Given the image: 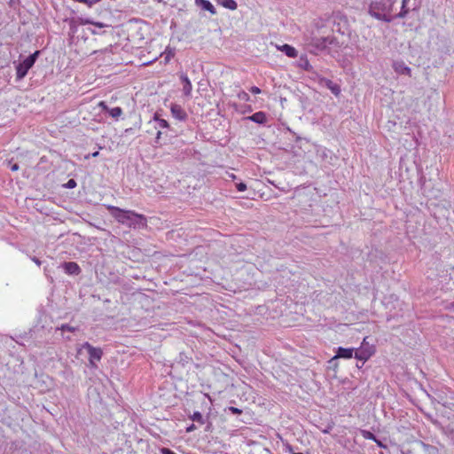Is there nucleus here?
Returning a JSON list of instances; mask_svg holds the SVG:
<instances>
[{
    "instance_id": "nucleus-22",
    "label": "nucleus",
    "mask_w": 454,
    "mask_h": 454,
    "mask_svg": "<svg viewBox=\"0 0 454 454\" xmlns=\"http://www.w3.org/2000/svg\"><path fill=\"white\" fill-rule=\"evenodd\" d=\"M191 419L193 421L198 422L201 425L205 423L204 418L200 411H194L193 414L191 416Z\"/></svg>"
},
{
    "instance_id": "nucleus-4",
    "label": "nucleus",
    "mask_w": 454,
    "mask_h": 454,
    "mask_svg": "<svg viewBox=\"0 0 454 454\" xmlns=\"http://www.w3.org/2000/svg\"><path fill=\"white\" fill-rule=\"evenodd\" d=\"M306 41L308 44L311 45L317 51H324L328 49L330 45L336 44V40L333 36H314L308 38Z\"/></svg>"
},
{
    "instance_id": "nucleus-23",
    "label": "nucleus",
    "mask_w": 454,
    "mask_h": 454,
    "mask_svg": "<svg viewBox=\"0 0 454 454\" xmlns=\"http://www.w3.org/2000/svg\"><path fill=\"white\" fill-rule=\"evenodd\" d=\"M361 434L364 439L372 440L373 442L376 441V438H377L374 434H372V432H370L368 430H362Z\"/></svg>"
},
{
    "instance_id": "nucleus-39",
    "label": "nucleus",
    "mask_w": 454,
    "mask_h": 454,
    "mask_svg": "<svg viewBox=\"0 0 454 454\" xmlns=\"http://www.w3.org/2000/svg\"><path fill=\"white\" fill-rule=\"evenodd\" d=\"M229 177L231 178L232 180H235L237 178V176L233 174V173H230L228 174Z\"/></svg>"
},
{
    "instance_id": "nucleus-13",
    "label": "nucleus",
    "mask_w": 454,
    "mask_h": 454,
    "mask_svg": "<svg viewBox=\"0 0 454 454\" xmlns=\"http://www.w3.org/2000/svg\"><path fill=\"white\" fill-rule=\"evenodd\" d=\"M150 123H153L155 129H167L168 128V123L166 120L161 119L158 116L157 114H154L153 118L150 121Z\"/></svg>"
},
{
    "instance_id": "nucleus-14",
    "label": "nucleus",
    "mask_w": 454,
    "mask_h": 454,
    "mask_svg": "<svg viewBox=\"0 0 454 454\" xmlns=\"http://www.w3.org/2000/svg\"><path fill=\"white\" fill-rule=\"evenodd\" d=\"M372 354V353L371 351H368V350L363 349V348H359L358 350H356L355 352V355H353V356H355V358L364 363L371 357Z\"/></svg>"
},
{
    "instance_id": "nucleus-26",
    "label": "nucleus",
    "mask_w": 454,
    "mask_h": 454,
    "mask_svg": "<svg viewBox=\"0 0 454 454\" xmlns=\"http://www.w3.org/2000/svg\"><path fill=\"white\" fill-rule=\"evenodd\" d=\"M93 23H94V20L90 18H81L80 19V24H82V25H87V24L93 25Z\"/></svg>"
},
{
    "instance_id": "nucleus-10",
    "label": "nucleus",
    "mask_w": 454,
    "mask_h": 454,
    "mask_svg": "<svg viewBox=\"0 0 454 454\" xmlns=\"http://www.w3.org/2000/svg\"><path fill=\"white\" fill-rule=\"evenodd\" d=\"M180 79L183 82V92L185 96L189 97L191 96V93H192V82L190 81V79L188 78V76L185 74H180Z\"/></svg>"
},
{
    "instance_id": "nucleus-31",
    "label": "nucleus",
    "mask_w": 454,
    "mask_h": 454,
    "mask_svg": "<svg viewBox=\"0 0 454 454\" xmlns=\"http://www.w3.org/2000/svg\"><path fill=\"white\" fill-rule=\"evenodd\" d=\"M93 26L96 27H98V28H104V27H107V25L103 22H96V21H94Z\"/></svg>"
},
{
    "instance_id": "nucleus-27",
    "label": "nucleus",
    "mask_w": 454,
    "mask_h": 454,
    "mask_svg": "<svg viewBox=\"0 0 454 454\" xmlns=\"http://www.w3.org/2000/svg\"><path fill=\"white\" fill-rule=\"evenodd\" d=\"M98 107H100L102 109V111H105L106 113H108L110 107H108V106L106 105V103L105 101H100L98 103Z\"/></svg>"
},
{
    "instance_id": "nucleus-37",
    "label": "nucleus",
    "mask_w": 454,
    "mask_h": 454,
    "mask_svg": "<svg viewBox=\"0 0 454 454\" xmlns=\"http://www.w3.org/2000/svg\"><path fill=\"white\" fill-rule=\"evenodd\" d=\"M160 137H161V131L158 130V132L156 134V137H155L156 141H158L160 138Z\"/></svg>"
},
{
    "instance_id": "nucleus-11",
    "label": "nucleus",
    "mask_w": 454,
    "mask_h": 454,
    "mask_svg": "<svg viewBox=\"0 0 454 454\" xmlns=\"http://www.w3.org/2000/svg\"><path fill=\"white\" fill-rule=\"evenodd\" d=\"M321 84L325 85L327 89H329L332 91V93L334 94L335 96H338L340 93V86L329 79H322Z\"/></svg>"
},
{
    "instance_id": "nucleus-25",
    "label": "nucleus",
    "mask_w": 454,
    "mask_h": 454,
    "mask_svg": "<svg viewBox=\"0 0 454 454\" xmlns=\"http://www.w3.org/2000/svg\"><path fill=\"white\" fill-rule=\"evenodd\" d=\"M235 186L239 192H245L247 190V184L243 182L235 184Z\"/></svg>"
},
{
    "instance_id": "nucleus-17",
    "label": "nucleus",
    "mask_w": 454,
    "mask_h": 454,
    "mask_svg": "<svg viewBox=\"0 0 454 454\" xmlns=\"http://www.w3.org/2000/svg\"><path fill=\"white\" fill-rule=\"evenodd\" d=\"M218 3L222 6L225 7L229 10H231V11L236 10L238 7V4L234 0H218Z\"/></svg>"
},
{
    "instance_id": "nucleus-41",
    "label": "nucleus",
    "mask_w": 454,
    "mask_h": 454,
    "mask_svg": "<svg viewBox=\"0 0 454 454\" xmlns=\"http://www.w3.org/2000/svg\"><path fill=\"white\" fill-rule=\"evenodd\" d=\"M98 153H99L98 152H95V153H91V156L92 157H97L98 155Z\"/></svg>"
},
{
    "instance_id": "nucleus-40",
    "label": "nucleus",
    "mask_w": 454,
    "mask_h": 454,
    "mask_svg": "<svg viewBox=\"0 0 454 454\" xmlns=\"http://www.w3.org/2000/svg\"><path fill=\"white\" fill-rule=\"evenodd\" d=\"M33 261L37 264V265H40L41 264V261L35 257L33 258Z\"/></svg>"
},
{
    "instance_id": "nucleus-19",
    "label": "nucleus",
    "mask_w": 454,
    "mask_h": 454,
    "mask_svg": "<svg viewBox=\"0 0 454 454\" xmlns=\"http://www.w3.org/2000/svg\"><path fill=\"white\" fill-rule=\"evenodd\" d=\"M108 114L111 117L115 120H118L119 117L122 114V109L119 106L110 108Z\"/></svg>"
},
{
    "instance_id": "nucleus-1",
    "label": "nucleus",
    "mask_w": 454,
    "mask_h": 454,
    "mask_svg": "<svg viewBox=\"0 0 454 454\" xmlns=\"http://www.w3.org/2000/svg\"><path fill=\"white\" fill-rule=\"evenodd\" d=\"M110 215L121 224L132 229H143L147 226L145 215L133 210L122 209L115 206L107 205Z\"/></svg>"
},
{
    "instance_id": "nucleus-30",
    "label": "nucleus",
    "mask_w": 454,
    "mask_h": 454,
    "mask_svg": "<svg viewBox=\"0 0 454 454\" xmlns=\"http://www.w3.org/2000/svg\"><path fill=\"white\" fill-rule=\"evenodd\" d=\"M160 453H161V454H176V453H175L173 450H169V449H168V448H162V449L160 450Z\"/></svg>"
},
{
    "instance_id": "nucleus-28",
    "label": "nucleus",
    "mask_w": 454,
    "mask_h": 454,
    "mask_svg": "<svg viewBox=\"0 0 454 454\" xmlns=\"http://www.w3.org/2000/svg\"><path fill=\"white\" fill-rule=\"evenodd\" d=\"M65 186L68 189H73L76 186V182L74 179H69Z\"/></svg>"
},
{
    "instance_id": "nucleus-12",
    "label": "nucleus",
    "mask_w": 454,
    "mask_h": 454,
    "mask_svg": "<svg viewBox=\"0 0 454 454\" xmlns=\"http://www.w3.org/2000/svg\"><path fill=\"white\" fill-rule=\"evenodd\" d=\"M195 4L197 6L200 7L202 10L209 12L211 14L216 13L215 8L208 0H195Z\"/></svg>"
},
{
    "instance_id": "nucleus-36",
    "label": "nucleus",
    "mask_w": 454,
    "mask_h": 454,
    "mask_svg": "<svg viewBox=\"0 0 454 454\" xmlns=\"http://www.w3.org/2000/svg\"><path fill=\"white\" fill-rule=\"evenodd\" d=\"M195 428H196L195 425H194V424H192L191 426H189V427L186 428V431H187V432H192V431H193Z\"/></svg>"
},
{
    "instance_id": "nucleus-7",
    "label": "nucleus",
    "mask_w": 454,
    "mask_h": 454,
    "mask_svg": "<svg viewBox=\"0 0 454 454\" xmlns=\"http://www.w3.org/2000/svg\"><path fill=\"white\" fill-rule=\"evenodd\" d=\"M354 355V348L339 347L336 350L335 356L329 361L333 363L338 358L349 359Z\"/></svg>"
},
{
    "instance_id": "nucleus-2",
    "label": "nucleus",
    "mask_w": 454,
    "mask_h": 454,
    "mask_svg": "<svg viewBox=\"0 0 454 454\" xmlns=\"http://www.w3.org/2000/svg\"><path fill=\"white\" fill-rule=\"evenodd\" d=\"M394 4L395 0H372L369 4L368 12L378 20L390 22Z\"/></svg>"
},
{
    "instance_id": "nucleus-5",
    "label": "nucleus",
    "mask_w": 454,
    "mask_h": 454,
    "mask_svg": "<svg viewBox=\"0 0 454 454\" xmlns=\"http://www.w3.org/2000/svg\"><path fill=\"white\" fill-rule=\"evenodd\" d=\"M85 348L89 353V362L91 367H97V362L100 361L103 356V351L100 348H95L89 342H84L79 348L78 352L80 353Z\"/></svg>"
},
{
    "instance_id": "nucleus-38",
    "label": "nucleus",
    "mask_w": 454,
    "mask_h": 454,
    "mask_svg": "<svg viewBox=\"0 0 454 454\" xmlns=\"http://www.w3.org/2000/svg\"><path fill=\"white\" fill-rule=\"evenodd\" d=\"M90 33L93 35H99L100 33L98 31V29H90Z\"/></svg>"
},
{
    "instance_id": "nucleus-6",
    "label": "nucleus",
    "mask_w": 454,
    "mask_h": 454,
    "mask_svg": "<svg viewBox=\"0 0 454 454\" xmlns=\"http://www.w3.org/2000/svg\"><path fill=\"white\" fill-rule=\"evenodd\" d=\"M392 67L397 74L411 76V69L403 61H394Z\"/></svg>"
},
{
    "instance_id": "nucleus-32",
    "label": "nucleus",
    "mask_w": 454,
    "mask_h": 454,
    "mask_svg": "<svg viewBox=\"0 0 454 454\" xmlns=\"http://www.w3.org/2000/svg\"><path fill=\"white\" fill-rule=\"evenodd\" d=\"M250 91L253 94H260L261 93V89L256 87V86H253V87L250 88Z\"/></svg>"
},
{
    "instance_id": "nucleus-35",
    "label": "nucleus",
    "mask_w": 454,
    "mask_h": 454,
    "mask_svg": "<svg viewBox=\"0 0 454 454\" xmlns=\"http://www.w3.org/2000/svg\"><path fill=\"white\" fill-rule=\"evenodd\" d=\"M305 70H309L311 68V66L308 61H305L304 65L302 66Z\"/></svg>"
},
{
    "instance_id": "nucleus-15",
    "label": "nucleus",
    "mask_w": 454,
    "mask_h": 454,
    "mask_svg": "<svg viewBox=\"0 0 454 454\" xmlns=\"http://www.w3.org/2000/svg\"><path fill=\"white\" fill-rule=\"evenodd\" d=\"M279 50L289 58H295L298 54L296 49L289 44H283Z\"/></svg>"
},
{
    "instance_id": "nucleus-9",
    "label": "nucleus",
    "mask_w": 454,
    "mask_h": 454,
    "mask_svg": "<svg viewBox=\"0 0 454 454\" xmlns=\"http://www.w3.org/2000/svg\"><path fill=\"white\" fill-rule=\"evenodd\" d=\"M63 269L65 272L69 275H78L81 272L79 265L74 262H65Z\"/></svg>"
},
{
    "instance_id": "nucleus-29",
    "label": "nucleus",
    "mask_w": 454,
    "mask_h": 454,
    "mask_svg": "<svg viewBox=\"0 0 454 454\" xmlns=\"http://www.w3.org/2000/svg\"><path fill=\"white\" fill-rule=\"evenodd\" d=\"M229 410L231 411V413L233 414H241L242 411L239 408H236V407H230Z\"/></svg>"
},
{
    "instance_id": "nucleus-42",
    "label": "nucleus",
    "mask_w": 454,
    "mask_h": 454,
    "mask_svg": "<svg viewBox=\"0 0 454 454\" xmlns=\"http://www.w3.org/2000/svg\"><path fill=\"white\" fill-rule=\"evenodd\" d=\"M293 454H302V453L299 452V453H293Z\"/></svg>"
},
{
    "instance_id": "nucleus-18",
    "label": "nucleus",
    "mask_w": 454,
    "mask_h": 454,
    "mask_svg": "<svg viewBox=\"0 0 454 454\" xmlns=\"http://www.w3.org/2000/svg\"><path fill=\"white\" fill-rule=\"evenodd\" d=\"M410 0H403L402 1V7L399 13L396 15L397 18H404L409 13V9L407 8V4Z\"/></svg>"
},
{
    "instance_id": "nucleus-3",
    "label": "nucleus",
    "mask_w": 454,
    "mask_h": 454,
    "mask_svg": "<svg viewBox=\"0 0 454 454\" xmlns=\"http://www.w3.org/2000/svg\"><path fill=\"white\" fill-rule=\"evenodd\" d=\"M39 55V51H35L27 57L22 62L19 63L16 67V75L18 80L23 79L28 70L34 66L36 61V59Z\"/></svg>"
},
{
    "instance_id": "nucleus-20",
    "label": "nucleus",
    "mask_w": 454,
    "mask_h": 454,
    "mask_svg": "<svg viewBox=\"0 0 454 454\" xmlns=\"http://www.w3.org/2000/svg\"><path fill=\"white\" fill-rule=\"evenodd\" d=\"M176 54L175 48L167 47L166 50L163 52L165 62H168L172 58H174Z\"/></svg>"
},
{
    "instance_id": "nucleus-33",
    "label": "nucleus",
    "mask_w": 454,
    "mask_h": 454,
    "mask_svg": "<svg viewBox=\"0 0 454 454\" xmlns=\"http://www.w3.org/2000/svg\"><path fill=\"white\" fill-rule=\"evenodd\" d=\"M376 442V444L380 447V448H383V449H386L387 446L385 444L382 443L381 441H380L379 439L376 438V441H374Z\"/></svg>"
},
{
    "instance_id": "nucleus-8",
    "label": "nucleus",
    "mask_w": 454,
    "mask_h": 454,
    "mask_svg": "<svg viewBox=\"0 0 454 454\" xmlns=\"http://www.w3.org/2000/svg\"><path fill=\"white\" fill-rule=\"evenodd\" d=\"M170 111L174 118L178 121H185L187 119V114L180 105L172 104Z\"/></svg>"
},
{
    "instance_id": "nucleus-34",
    "label": "nucleus",
    "mask_w": 454,
    "mask_h": 454,
    "mask_svg": "<svg viewBox=\"0 0 454 454\" xmlns=\"http://www.w3.org/2000/svg\"><path fill=\"white\" fill-rule=\"evenodd\" d=\"M10 168L12 171H17L19 169V165L17 163H14L11 165Z\"/></svg>"
},
{
    "instance_id": "nucleus-16",
    "label": "nucleus",
    "mask_w": 454,
    "mask_h": 454,
    "mask_svg": "<svg viewBox=\"0 0 454 454\" xmlns=\"http://www.w3.org/2000/svg\"><path fill=\"white\" fill-rule=\"evenodd\" d=\"M248 119L255 123L263 124L266 122V114L263 112H257L250 115Z\"/></svg>"
},
{
    "instance_id": "nucleus-21",
    "label": "nucleus",
    "mask_w": 454,
    "mask_h": 454,
    "mask_svg": "<svg viewBox=\"0 0 454 454\" xmlns=\"http://www.w3.org/2000/svg\"><path fill=\"white\" fill-rule=\"evenodd\" d=\"M59 330L61 331L62 333H64L65 332L74 333L77 330V328L71 326L69 325L64 324V325H61L59 327L56 328V331H59Z\"/></svg>"
},
{
    "instance_id": "nucleus-24",
    "label": "nucleus",
    "mask_w": 454,
    "mask_h": 454,
    "mask_svg": "<svg viewBox=\"0 0 454 454\" xmlns=\"http://www.w3.org/2000/svg\"><path fill=\"white\" fill-rule=\"evenodd\" d=\"M238 98L240 99V100H244V101H248L250 97L249 95L245 92V91H240L239 94H238Z\"/></svg>"
}]
</instances>
